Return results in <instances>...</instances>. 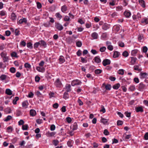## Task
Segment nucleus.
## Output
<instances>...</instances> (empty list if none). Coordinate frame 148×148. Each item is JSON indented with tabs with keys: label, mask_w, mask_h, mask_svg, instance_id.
I'll return each mask as SVG.
<instances>
[{
	"label": "nucleus",
	"mask_w": 148,
	"mask_h": 148,
	"mask_svg": "<svg viewBox=\"0 0 148 148\" xmlns=\"http://www.w3.org/2000/svg\"><path fill=\"white\" fill-rule=\"evenodd\" d=\"M7 53L5 51H2L0 55L4 62H8L9 60L8 57L7 56Z\"/></svg>",
	"instance_id": "nucleus-1"
},
{
	"label": "nucleus",
	"mask_w": 148,
	"mask_h": 148,
	"mask_svg": "<svg viewBox=\"0 0 148 148\" xmlns=\"http://www.w3.org/2000/svg\"><path fill=\"white\" fill-rule=\"evenodd\" d=\"M81 82L78 79H76L72 81L71 83V85L72 86H75L76 85H81Z\"/></svg>",
	"instance_id": "nucleus-2"
},
{
	"label": "nucleus",
	"mask_w": 148,
	"mask_h": 148,
	"mask_svg": "<svg viewBox=\"0 0 148 148\" xmlns=\"http://www.w3.org/2000/svg\"><path fill=\"white\" fill-rule=\"evenodd\" d=\"M106 44L107 45V49L110 51H112L114 49L113 47L111 45V43L109 41L106 42Z\"/></svg>",
	"instance_id": "nucleus-3"
},
{
	"label": "nucleus",
	"mask_w": 148,
	"mask_h": 148,
	"mask_svg": "<svg viewBox=\"0 0 148 148\" xmlns=\"http://www.w3.org/2000/svg\"><path fill=\"white\" fill-rule=\"evenodd\" d=\"M111 62L110 60L108 59H105L103 60L102 62V64L104 66L109 65Z\"/></svg>",
	"instance_id": "nucleus-4"
},
{
	"label": "nucleus",
	"mask_w": 148,
	"mask_h": 148,
	"mask_svg": "<svg viewBox=\"0 0 148 148\" xmlns=\"http://www.w3.org/2000/svg\"><path fill=\"white\" fill-rule=\"evenodd\" d=\"M55 27L56 29L60 31L62 30L63 28L61 24L58 23H56Z\"/></svg>",
	"instance_id": "nucleus-5"
},
{
	"label": "nucleus",
	"mask_w": 148,
	"mask_h": 148,
	"mask_svg": "<svg viewBox=\"0 0 148 148\" xmlns=\"http://www.w3.org/2000/svg\"><path fill=\"white\" fill-rule=\"evenodd\" d=\"M38 43H39V45L40 47H46L47 46V44L46 42L43 40H41L39 41Z\"/></svg>",
	"instance_id": "nucleus-6"
},
{
	"label": "nucleus",
	"mask_w": 148,
	"mask_h": 148,
	"mask_svg": "<svg viewBox=\"0 0 148 148\" xmlns=\"http://www.w3.org/2000/svg\"><path fill=\"white\" fill-rule=\"evenodd\" d=\"M131 136V135H126L125 134L123 135V140L125 141H127L130 139Z\"/></svg>",
	"instance_id": "nucleus-7"
},
{
	"label": "nucleus",
	"mask_w": 148,
	"mask_h": 148,
	"mask_svg": "<svg viewBox=\"0 0 148 148\" xmlns=\"http://www.w3.org/2000/svg\"><path fill=\"white\" fill-rule=\"evenodd\" d=\"M132 17L134 20L137 21L141 18V15L139 13H138L136 15H133Z\"/></svg>",
	"instance_id": "nucleus-8"
},
{
	"label": "nucleus",
	"mask_w": 148,
	"mask_h": 148,
	"mask_svg": "<svg viewBox=\"0 0 148 148\" xmlns=\"http://www.w3.org/2000/svg\"><path fill=\"white\" fill-rule=\"evenodd\" d=\"M55 85L57 87H60L62 86V83L59 79H56L55 82Z\"/></svg>",
	"instance_id": "nucleus-9"
},
{
	"label": "nucleus",
	"mask_w": 148,
	"mask_h": 148,
	"mask_svg": "<svg viewBox=\"0 0 148 148\" xmlns=\"http://www.w3.org/2000/svg\"><path fill=\"white\" fill-rule=\"evenodd\" d=\"M29 105L28 102L27 100L25 101L22 103V106L23 108L25 109L27 108Z\"/></svg>",
	"instance_id": "nucleus-10"
},
{
	"label": "nucleus",
	"mask_w": 148,
	"mask_h": 148,
	"mask_svg": "<svg viewBox=\"0 0 148 148\" xmlns=\"http://www.w3.org/2000/svg\"><path fill=\"white\" fill-rule=\"evenodd\" d=\"M36 69L38 71L42 73H44L45 70V68L44 67L40 66L36 67Z\"/></svg>",
	"instance_id": "nucleus-11"
},
{
	"label": "nucleus",
	"mask_w": 148,
	"mask_h": 148,
	"mask_svg": "<svg viewBox=\"0 0 148 148\" xmlns=\"http://www.w3.org/2000/svg\"><path fill=\"white\" fill-rule=\"evenodd\" d=\"M148 74L145 73L141 72L140 74V77L143 79L147 77Z\"/></svg>",
	"instance_id": "nucleus-12"
},
{
	"label": "nucleus",
	"mask_w": 148,
	"mask_h": 148,
	"mask_svg": "<svg viewBox=\"0 0 148 148\" xmlns=\"http://www.w3.org/2000/svg\"><path fill=\"white\" fill-rule=\"evenodd\" d=\"M145 85L142 83H141L139 84L138 89L140 91H143L145 89Z\"/></svg>",
	"instance_id": "nucleus-13"
},
{
	"label": "nucleus",
	"mask_w": 148,
	"mask_h": 148,
	"mask_svg": "<svg viewBox=\"0 0 148 148\" xmlns=\"http://www.w3.org/2000/svg\"><path fill=\"white\" fill-rule=\"evenodd\" d=\"M141 23L144 25L148 24V18L145 17L142 18L141 20Z\"/></svg>",
	"instance_id": "nucleus-14"
},
{
	"label": "nucleus",
	"mask_w": 148,
	"mask_h": 148,
	"mask_svg": "<svg viewBox=\"0 0 148 148\" xmlns=\"http://www.w3.org/2000/svg\"><path fill=\"white\" fill-rule=\"evenodd\" d=\"M27 22V20L26 18H23L20 19L18 22V23L21 24L23 23H26Z\"/></svg>",
	"instance_id": "nucleus-15"
},
{
	"label": "nucleus",
	"mask_w": 148,
	"mask_h": 148,
	"mask_svg": "<svg viewBox=\"0 0 148 148\" xmlns=\"http://www.w3.org/2000/svg\"><path fill=\"white\" fill-rule=\"evenodd\" d=\"M91 36L93 38V39H97L98 37V34L97 33L94 32L92 34Z\"/></svg>",
	"instance_id": "nucleus-16"
},
{
	"label": "nucleus",
	"mask_w": 148,
	"mask_h": 148,
	"mask_svg": "<svg viewBox=\"0 0 148 148\" xmlns=\"http://www.w3.org/2000/svg\"><path fill=\"white\" fill-rule=\"evenodd\" d=\"M135 110L137 112H143V110L142 107H137L135 108Z\"/></svg>",
	"instance_id": "nucleus-17"
},
{
	"label": "nucleus",
	"mask_w": 148,
	"mask_h": 148,
	"mask_svg": "<svg viewBox=\"0 0 148 148\" xmlns=\"http://www.w3.org/2000/svg\"><path fill=\"white\" fill-rule=\"evenodd\" d=\"M71 86L70 84H66L65 86V89L67 92H69L71 91Z\"/></svg>",
	"instance_id": "nucleus-18"
},
{
	"label": "nucleus",
	"mask_w": 148,
	"mask_h": 148,
	"mask_svg": "<svg viewBox=\"0 0 148 148\" xmlns=\"http://www.w3.org/2000/svg\"><path fill=\"white\" fill-rule=\"evenodd\" d=\"M108 121V119H105L104 118L101 117L100 120V121L101 123H103L104 124H106Z\"/></svg>",
	"instance_id": "nucleus-19"
},
{
	"label": "nucleus",
	"mask_w": 148,
	"mask_h": 148,
	"mask_svg": "<svg viewBox=\"0 0 148 148\" xmlns=\"http://www.w3.org/2000/svg\"><path fill=\"white\" fill-rule=\"evenodd\" d=\"M94 60L95 62L97 63H99L101 62V59L100 57L98 56L95 57L94 58Z\"/></svg>",
	"instance_id": "nucleus-20"
},
{
	"label": "nucleus",
	"mask_w": 148,
	"mask_h": 148,
	"mask_svg": "<svg viewBox=\"0 0 148 148\" xmlns=\"http://www.w3.org/2000/svg\"><path fill=\"white\" fill-rule=\"evenodd\" d=\"M121 27V26L119 25H114L113 27V29L114 30L117 32L119 30Z\"/></svg>",
	"instance_id": "nucleus-21"
},
{
	"label": "nucleus",
	"mask_w": 148,
	"mask_h": 148,
	"mask_svg": "<svg viewBox=\"0 0 148 148\" xmlns=\"http://www.w3.org/2000/svg\"><path fill=\"white\" fill-rule=\"evenodd\" d=\"M120 53L117 51H115L114 53L113 57L114 58H116L118 57L120 55Z\"/></svg>",
	"instance_id": "nucleus-22"
},
{
	"label": "nucleus",
	"mask_w": 148,
	"mask_h": 148,
	"mask_svg": "<svg viewBox=\"0 0 148 148\" xmlns=\"http://www.w3.org/2000/svg\"><path fill=\"white\" fill-rule=\"evenodd\" d=\"M77 125L76 123H74L73 125L72 128L73 131L77 129Z\"/></svg>",
	"instance_id": "nucleus-23"
},
{
	"label": "nucleus",
	"mask_w": 148,
	"mask_h": 148,
	"mask_svg": "<svg viewBox=\"0 0 148 148\" xmlns=\"http://www.w3.org/2000/svg\"><path fill=\"white\" fill-rule=\"evenodd\" d=\"M124 14L125 16L127 18L129 17L131 15V12L128 11H126L125 12Z\"/></svg>",
	"instance_id": "nucleus-24"
},
{
	"label": "nucleus",
	"mask_w": 148,
	"mask_h": 148,
	"mask_svg": "<svg viewBox=\"0 0 148 148\" xmlns=\"http://www.w3.org/2000/svg\"><path fill=\"white\" fill-rule=\"evenodd\" d=\"M139 65H135L134 66V70L140 71H141L142 69L140 67Z\"/></svg>",
	"instance_id": "nucleus-25"
},
{
	"label": "nucleus",
	"mask_w": 148,
	"mask_h": 148,
	"mask_svg": "<svg viewBox=\"0 0 148 148\" xmlns=\"http://www.w3.org/2000/svg\"><path fill=\"white\" fill-rule=\"evenodd\" d=\"M73 143V141L71 140H70L67 142V144L69 147H71L72 146Z\"/></svg>",
	"instance_id": "nucleus-26"
},
{
	"label": "nucleus",
	"mask_w": 148,
	"mask_h": 148,
	"mask_svg": "<svg viewBox=\"0 0 148 148\" xmlns=\"http://www.w3.org/2000/svg\"><path fill=\"white\" fill-rule=\"evenodd\" d=\"M30 114L31 116H33L36 115V112L35 110L32 109L30 110Z\"/></svg>",
	"instance_id": "nucleus-27"
},
{
	"label": "nucleus",
	"mask_w": 148,
	"mask_h": 148,
	"mask_svg": "<svg viewBox=\"0 0 148 148\" xmlns=\"http://www.w3.org/2000/svg\"><path fill=\"white\" fill-rule=\"evenodd\" d=\"M16 16L14 13H12L11 15V18L13 21H14L16 19Z\"/></svg>",
	"instance_id": "nucleus-28"
},
{
	"label": "nucleus",
	"mask_w": 148,
	"mask_h": 148,
	"mask_svg": "<svg viewBox=\"0 0 148 148\" xmlns=\"http://www.w3.org/2000/svg\"><path fill=\"white\" fill-rule=\"evenodd\" d=\"M6 93L8 95H11L12 94V91L9 89H7L5 90Z\"/></svg>",
	"instance_id": "nucleus-29"
},
{
	"label": "nucleus",
	"mask_w": 148,
	"mask_h": 148,
	"mask_svg": "<svg viewBox=\"0 0 148 148\" xmlns=\"http://www.w3.org/2000/svg\"><path fill=\"white\" fill-rule=\"evenodd\" d=\"M24 66L27 69V70H28L31 68V65L28 63H26L24 64Z\"/></svg>",
	"instance_id": "nucleus-30"
},
{
	"label": "nucleus",
	"mask_w": 148,
	"mask_h": 148,
	"mask_svg": "<svg viewBox=\"0 0 148 148\" xmlns=\"http://www.w3.org/2000/svg\"><path fill=\"white\" fill-rule=\"evenodd\" d=\"M11 55L12 57H15L17 58L18 56L17 55V53L14 51L12 52L11 54Z\"/></svg>",
	"instance_id": "nucleus-31"
},
{
	"label": "nucleus",
	"mask_w": 148,
	"mask_h": 148,
	"mask_svg": "<svg viewBox=\"0 0 148 148\" xmlns=\"http://www.w3.org/2000/svg\"><path fill=\"white\" fill-rule=\"evenodd\" d=\"M139 2L140 5L143 7L144 8L145 7V1L143 0H139Z\"/></svg>",
	"instance_id": "nucleus-32"
},
{
	"label": "nucleus",
	"mask_w": 148,
	"mask_h": 148,
	"mask_svg": "<svg viewBox=\"0 0 148 148\" xmlns=\"http://www.w3.org/2000/svg\"><path fill=\"white\" fill-rule=\"evenodd\" d=\"M47 134L48 137H51L54 136L56 133L54 132H48Z\"/></svg>",
	"instance_id": "nucleus-33"
},
{
	"label": "nucleus",
	"mask_w": 148,
	"mask_h": 148,
	"mask_svg": "<svg viewBox=\"0 0 148 148\" xmlns=\"http://www.w3.org/2000/svg\"><path fill=\"white\" fill-rule=\"evenodd\" d=\"M120 85L119 84L117 83L113 86V88L115 89H117L120 87Z\"/></svg>",
	"instance_id": "nucleus-34"
},
{
	"label": "nucleus",
	"mask_w": 148,
	"mask_h": 148,
	"mask_svg": "<svg viewBox=\"0 0 148 148\" xmlns=\"http://www.w3.org/2000/svg\"><path fill=\"white\" fill-rule=\"evenodd\" d=\"M59 61L60 63H63L65 61V60L64 57L62 56H61L60 57V58L59 59Z\"/></svg>",
	"instance_id": "nucleus-35"
},
{
	"label": "nucleus",
	"mask_w": 148,
	"mask_h": 148,
	"mask_svg": "<svg viewBox=\"0 0 148 148\" xmlns=\"http://www.w3.org/2000/svg\"><path fill=\"white\" fill-rule=\"evenodd\" d=\"M136 89L135 86L134 85H132L130 86L129 88V90L130 91H134Z\"/></svg>",
	"instance_id": "nucleus-36"
},
{
	"label": "nucleus",
	"mask_w": 148,
	"mask_h": 148,
	"mask_svg": "<svg viewBox=\"0 0 148 148\" xmlns=\"http://www.w3.org/2000/svg\"><path fill=\"white\" fill-rule=\"evenodd\" d=\"M7 77V76L6 75H2L0 77V80L3 81L5 80L6 79Z\"/></svg>",
	"instance_id": "nucleus-37"
},
{
	"label": "nucleus",
	"mask_w": 148,
	"mask_h": 148,
	"mask_svg": "<svg viewBox=\"0 0 148 148\" xmlns=\"http://www.w3.org/2000/svg\"><path fill=\"white\" fill-rule=\"evenodd\" d=\"M136 60V58L134 57L131 58V63L132 64H134L135 63Z\"/></svg>",
	"instance_id": "nucleus-38"
},
{
	"label": "nucleus",
	"mask_w": 148,
	"mask_h": 148,
	"mask_svg": "<svg viewBox=\"0 0 148 148\" xmlns=\"http://www.w3.org/2000/svg\"><path fill=\"white\" fill-rule=\"evenodd\" d=\"M19 99V98L18 97H16L14 99L13 101V103L14 105H16L17 103V101Z\"/></svg>",
	"instance_id": "nucleus-39"
},
{
	"label": "nucleus",
	"mask_w": 148,
	"mask_h": 148,
	"mask_svg": "<svg viewBox=\"0 0 148 148\" xmlns=\"http://www.w3.org/2000/svg\"><path fill=\"white\" fill-rule=\"evenodd\" d=\"M124 69H120L118 71V73L120 75H123L124 74Z\"/></svg>",
	"instance_id": "nucleus-40"
},
{
	"label": "nucleus",
	"mask_w": 148,
	"mask_h": 148,
	"mask_svg": "<svg viewBox=\"0 0 148 148\" xmlns=\"http://www.w3.org/2000/svg\"><path fill=\"white\" fill-rule=\"evenodd\" d=\"M55 16L56 17L59 18V19H60L62 17V16L59 13H56L55 14Z\"/></svg>",
	"instance_id": "nucleus-41"
},
{
	"label": "nucleus",
	"mask_w": 148,
	"mask_h": 148,
	"mask_svg": "<svg viewBox=\"0 0 148 148\" xmlns=\"http://www.w3.org/2000/svg\"><path fill=\"white\" fill-rule=\"evenodd\" d=\"M12 116L10 115H8L6 117L4 121H8L10 120L12 118Z\"/></svg>",
	"instance_id": "nucleus-42"
},
{
	"label": "nucleus",
	"mask_w": 148,
	"mask_h": 148,
	"mask_svg": "<svg viewBox=\"0 0 148 148\" xmlns=\"http://www.w3.org/2000/svg\"><path fill=\"white\" fill-rule=\"evenodd\" d=\"M67 7L65 5H63L61 7L62 11L63 12H64L67 10Z\"/></svg>",
	"instance_id": "nucleus-43"
},
{
	"label": "nucleus",
	"mask_w": 148,
	"mask_h": 148,
	"mask_svg": "<svg viewBox=\"0 0 148 148\" xmlns=\"http://www.w3.org/2000/svg\"><path fill=\"white\" fill-rule=\"evenodd\" d=\"M101 109H100V112H102L103 113L105 112L106 111V109L103 106L101 105Z\"/></svg>",
	"instance_id": "nucleus-44"
},
{
	"label": "nucleus",
	"mask_w": 148,
	"mask_h": 148,
	"mask_svg": "<svg viewBox=\"0 0 148 148\" xmlns=\"http://www.w3.org/2000/svg\"><path fill=\"white\" fill-rule=\"evenodd\" d=\"M112 86L110 84L106 85L105 86V88L106 90H110L111 89Z\"/></svg>",
	"instance_id": "nucleus-45"
},
{
	"label": "nucleus",
	"mask_w": 148,
	"mask_h": 148,
	"mask_svg": "<svg viewBox=\"0 0 148 148\" xmlns=\"http://www.w3.org/2000/svg\"><path fill=\"white\" fill-rule=\"evenodd\" d=\"M66 121L68 123H71L72 121L71 119L69 117H67L66 119Z\"/></svg>",
	"instance_id": "nucleus-46"
},
{
	"label": "nucleus",
	"mask_w": 148,
	"mask_h": 148,
	"mask_svg": "<svg viewBox=\"0 0 148 148\" xmlns=\"http://www.w3.org/2000/svg\"><path fill=\"white\" fill-rule=\"evenodd\" d=\"M102 71V70L100 69H97L95 71V73L96 74H99L101 73Z\"/></svg>",
	"instance_id": "nucleus-47"
},
{
	"label": "nucleus",
	"mask_w": 148,
	"mask_h": 148,
	"mask_svg": "<svg viewBox=\"0 0 148 148\" xmlns=\"http://www.w3.org/2000/svg\"><path fill=\"white\" fill-rule=\"evenodd\" d=\"M137 52V50L134 49L132 50L131 52V54L132 56H134Z\"/></svg>",
	"instance_id": "nucleus-48"
},
{
	"label": "nucleus",
	"mask_w": 148,
	"mask_h": 148,
	"mask_svg": "<svg viewBox=\"0 0 148 148\" xmlns=\"http://www.w3.org/2000/svg\"><path fill=\"white\" fill-rule=\"evenodd\" d=\"M28 125H23L22 129L23 130H27L28 129Z\"/></svg>",
	"instance_id": "nucleus-49"
},
{
	"label": "nucleus",
	"mask_w": 148,
	"mask_h": 148,
	"mask_svg": "<svg viewBox=\"0 0 148 148\" xmlns=\"http://www.w3.org/2000/svg\"><path fill=\"white\" fill-rule=\"evenodd\" d=\"M27 47L28 48L31 49L32 48V44L30 42H29L27 44Z\"/></svg>",
	"instance_id": "nucleus-50"
},
{
	"label": "nucleus",
	"mask_w": 148,
	"mask_h": 148,
	"mask_svg": "<svg viewBox=\"0 0 148 148\" xmlns=\"http://www.w3.org/2000/svg\"><path fill=\"white\" fill-rule=\"evenodd\" d=\"M81 59V62L82 63H86L87 62V60L85 58L82 57H80Z\"/></svg>",
	"instance_id": "nucleus-51"
},
{
	"label": "nucleus",
	"mask_w": 148,
	"mask_h": 148,
	"mask_svg": "<svg viewBox=\"0 0 148 148\" xmlns=\"http://www.w3.org/2000/svg\"><path fill=\"white\" fill-rule=\"evenodd\" d=\"M77 46L79 47H80L82 45V43L81 41H78L76 42Z\"/></svg>",
	"instance_id": "nucleus-52"
},
{
	"label": "nucleus",
	"mask_w": 148,
	"mask_h": 148,
	"mask_svg": "<svg viewBox=\"0 0 148 148\" xmlns=\"http://www.w3.org/2000/svg\"><path fill=\"white\" fill-rule=\"evenodd\" d=\"M110 4L112 6H114L116 4H117V3H115V1H112L110 2Z\"/></svg>",
	"instance_id": "nucleus-53"
},
{
	"label": "nucleus",
	"mask_w": 148,
	"mask_h": 148,
	"mask_svg": "<svg viewBox=\"0 0 148 148\" xmlns=\"http://www.w3.org/2000/svg\"><path fill=\"white\" fill-rule=\"evenodd\" d=\"M122 55L123 56L125 57H126L128 56V53L127 51H125L123 53Z\"/></svg>",
	"instance_id": "nucleus-54"
},
{
	"label": "nucleus",
	"mask_w": 148,
	"mask_h": 148,
	"mask_svg": "<svg viewBox=\"0 0 148 148\" xmlns=\"http://www.w3.org/2000/svg\"><path fill=\"white\" fill-rule=\"evenodd\" d=\"M8 132L9 133L11 132L12 130V129L11 127H8L7 128Z\"/></svg>",
	"instance_id": "nucleus-55"
},
{
	"label": "nucleus",
	"mask_w": 148,
	"mask_h": 148,
	"mask_svg": "<svg viewBox=\"0 0 148 148\" xmlns=\"http://www.w3.org/2000/svg\"><path fill=\"white\" fill-rule=\"evenodd\" d=\"M106 47H102L100 49V51L101 52L104 51L106 49Z\"/></svg>",
	"instance_id": "nucleus-56"
},
{
	"label": "nucleus",
	"mask_w": 148,
	"mask_h": 148,
	"mask_svg": "<svg viewBox=\"0 0 148 148\" xmlns=\"http://www.w3.org/2000/svg\"><path fill=\"white\" fill-rule=\"evenodd\" d=\"M39 46V43H38V42H36L34 45V48L35 49H36Z\"/></svg>",
	"instance_id": "nucleus-57"
},
{
	"label": "nucleus",
	"mask_w": 148,
	"mask_h": 148,
	"mask_svg": "<svg viewBox=\"0 0 148 148\" xmlns=\"http://www.w3.org/2000/svg\"><path fill=\"white\" fill-rule=\"evenodd\" d=\"M24 123V122L22 119L20 120L18 122V124L19 125H23Z\"/></svg>",
	"instance_id": "nucleus-58"
},
{
	"label": "nucleus",
	"mask_w": 148,
	"mask_h": 148,
	"mask_svg": "<svg viewBox=\"0 0 148 148\" xmlns=\"http://www.w3.org/2000/svg\"><path fill=\"white\" fill-rule=\"evenodd\" d=\"M143 38V35H138V39L139 41H140Z\"/></svg>",
	"instance_id": "nucleus-59"
},
{
	"label": "nucleus",
	"mask_w": 148,
	"mask_h": 148,
	"mask_svg": "<svg viewBox=\"0 0 148 148\" xmlns=\"http://www.w3.org/2000/svg\"><path fill=\"white\" fill-rule=\"evenodd\" d=\"M37 8L38 9L42 7L41 4L39 2H37L36 3Z\"/></svg>",
	"instance_id": "nucleus-60"
},
{
	"label": "nucleus",
	"mask_w": 148,
	"mask_h": 148,
	"mask_svg": "<svg viewBox=\"0 0 148 148\" xmlns=\"http://www.w3.org/2000/svg\"><path fill=\"white\" fill-rule=\"evenodd\" d=\"M49 98H50L54 97L55 96V94L54 92H51L49 93Z\"/></svg>",
	"instance_id": "nucleus-61"
},
{
	"label": "nucleus",
	"mask_w": 148,
	"mask_h": 148,
	"mask_svg": "<svg viewBox=\"0 0 148 148\" xmlns=\"http://www.w3.org/2000/svg\"><path fill=\"white\" fill-rule=\"evenodd\" d=\"M148 50L146 46H144L143 48V51L144 53H146L147 52Z\"/></svg>",
	"instance_id": "nucleus-62"
},
{
	"label": "nucleus",
	"mask_w": 148,
	"mask_h": 148,
	"mask_svg": "<svg viewBox=\"0 0 148 148\" xmlns=\"http://www.w3.org/2000/svg\"><path fill=\"white\" fill-rule=\"evenodd\" d=\"M123 123V121L121 120H118L117 121V124L118 125H122Z\"/></svg>",
	"instance_id": "nucleus-63"
},
{
	"label": "nucleus",
	"mask_w": 148,
	"mask_h": 148,
	"mask_svg": "<svg viewBox=\"0 0 148 148\" xmlns=\"http://www.w3.org/2000/svg\"><path fill=\"white\" fill-rule=\"evenodd\" d=\"M10 71L11 73H14L15 72L16 69L14 67H12L10 68Z\"/></svg>",
	"instance_id": "nucleus-64"
}]
</instances>
